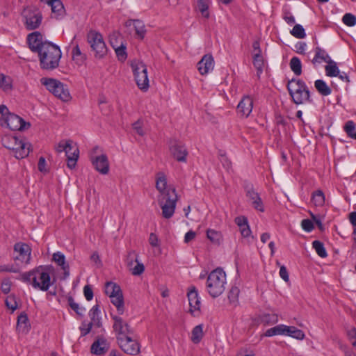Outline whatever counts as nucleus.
I'll use <instances>...</instances> for the list:
<instances>
[{"mask_svg": "<svg viewBox=\"0 0 356 356\" xmlns=\"http://www.w3.org/2000/svg\"><path fill=\"white\" fill-rule=\"evenodd\" d=\"M54 271L51 265L39 266L31 270L20 274L19 280L31 284L34 289L48 291L53 284L51 274Z\"/></svg>", "mask_w": 356, "mask_h": 356, "instance_id": "nucleus-1", "label": "nucleus"}, {"mask_svg": "<svg viewBox=\"0 0 356 356\" xmlns=\"http://www.w3.org/2000/svg\"><path fill=\"white\" fill-rule=\"evenodd\" d=\"M38 54L40 67L47 70L57 68L62 56L59 47L50 42H46Z\"/></svg>", "mask_w": 356, "mask_h": 356, "instance_id": "nucleus-2", "label": "nucleus"}, {"mask_svg": "<svg viewBox=\"0 0 356 356\" xmlns=\"http://www.w3.org/2000/svg\"><path fill=\"white\" fill-rule=\"evenodd\" d=\"M292 101L296 104L312 103L310 91L305 82L299 79H292L286 85Z\"/></svg>", "mask_w": 356, "mask_h": 356, "instance_id": "nucleus-3", "label": "nucleus"}, {"mask_svg": "<svg viewBox=\"0 0 356 356\" xmlns=\"http://www.w3.org/2000/svg\"><path fill=\"white\" fill-rule=\"evenodd\" d=\"M2 145L11 150L17 159H22L29 156L31 151V144L24 138H19L13 135H5L1 138Z\"/></svg>", "mask_w": 356, "mask_h": 356, "instance_id": "nucleus-4", "label": "nucleus"}, {"mask_svg": "<svg viewBox=\"0 0 356 356\" xmlns=\"http://www.w3.org/2000/svg\"><path fill=\"white\" fill-rule=\"evenodd\" d=\"M226 274L222 268H217L212 270L207 280V289L213 298L220 296L225 289Z\"/></svg>", "mask_w": 356, "mask_h": 356, "instance_id": "nucleus-5", "label": "nucleus"}, {"mask_svg": "<svg viewBox=\"0 0 356 356\" xmlns=\"http://www.w3.org/2000/svg\"><path fill=\"white\" fill-rule=\"evenodd\" d=\"M40 82L50 92L63 102L71 99L68 87L60 81L51 78H42Z\"/></svg>", "mask_w": 356, "mask_h": 356, "instance_id": "nucleus-6", "label": "nucleus"}, {"mask_svg": "<svg viewBox=\"0 0 356 356\" xmlns=\"http://www.w3.org/2000/svg\"><path fill=\"white\" fill-rule=\"evenodd\" d=\"M87 42L94 52V56L96 59H103L106 56L108 48L100 33L90 31L87 34Z\"/></svg>", "mask_w": 356, "mask_h": 356, "instance_id": "nucleus-7", "label": "nucleus"}, {"mask_svg": "<svg viewBox=\"0 0 356 356\" xmlns=\"http://www.w3.org/2000/svg\"><path fill=\"white\" fill-rule=\"evenodd\" d=\"M130 65L137 86L143 91L147 90L149 85L147 65L137 60L131 61Z\"/></svg>", "mask_w": 356, "mask_h": 356, "instance_id": "nucleus-8", "label": "nucleus"}, {"mask_svg": "<svg viewBox=\"0 0 356 356\" xmlns=\"http://www.w3.org/2000/svg\"><path fill=\"white\" fill-rule=\"evenodd\" d=\"M178 197L176 190L173 189L165 193L159 199V204L162 210V216L164 218L169 219L175 213L176 204Z\"/></svg>", "mask_w": 356, "mask_h": 356, "instance_id": "nucleus-9", "label": "nucleus"}, {"mask_svg": "<svg viewBox=\"0 0 356 356\" xmlns=\"http://www.w3.org/2000/svg\"><path fill=\"white\" fill-rule=\"evenodd\" d=\"M22 15L24 19V24L28 30L36 29L41 24L42 15L41 12L36 8H25Z\"/></svg>", "mask_w": 356, "mask_h": 356, "instance_id": "nucleus-10", "label": "nucleus"}, {"mask_svg": "<svg viewBox=\"0 0 356 356\" xmlns=\"http://www.w3.org/2000/svg\"><path fill=\"white\" fill-rule=\"evenodd\" d=\"M0 124L13 131H24L31 127L29 122H25L23 118L14 113H9L6 118L0 119Z\"/></svg>", "mask_w": 356, "mask_h": 356, "instance_id": "nucleus-11", "label": "nucleus"}, {"mask_svg": "<svg viewBox=\"0 0 356 356\" xmlns=\"http://www.w3.org/2000/svg\"><path fill=\"white\" fill-rule=\"evenodd\" d=\"M117 341L120 348L124 353L137 355L140 353V346L136 334L123 337Z\"/></svg>", "mask_w": 356, "mask_h": 356, "instance_id": "nucleus-12", "label": "nucleus"}, {"mask_svg": "<svg viewBox=\"0 0 356 356\" xmlns=\"http://www.w3.org/2000/svg\"><path fill=\"white\" fill-rule=\"evenodd\" d=\"M114 321L113 330L116 334L117 340L121 338L135 335L136 333L130 325L120 316H113Z\"/></svg>", "mask_w": 356, "mask_h": 356, "instance_id": "nucleus-13", "label": "nucleus"}, {"mask_svg": "<svg viewBox=\"0 0 356 356\" xmlns=\"http://www.w3.org/2000/svg\"><path fill=\"white\" fill-rule=\"evenodd\" d=\"M27 43L31 51L38 54L44 46L46 42L42 41V35L38 31L29 33L27 36Z\"/></svg>", "mask_w": 356, "mask_h": 356, "instance_id": "nucleus-14", "label": "nucleus"}, {"mask_svg": "<svg viewBox=\"0 0 356 356\" xmlns=\"http://www.w3.org/2000/svg\"><path fill=\"white\" fill-rule=\"evenodd\" d=\"M14 250L17 252L19 255L15 257V260H20L22 263L26 264H29L31 259V248L26 243H17L14 245Z\"/></svg>", "mask_w": 356, "mask_h": 356, "instance_id": "nucleus-15", "label": "nucleus"}, {"mask_svg": "<svg viewBox=\"0 0 356 356\" xmlns=\"http://www.w3.org/2000/svg\"><path fill=\"white\" fill-rule=\"evenodd\" d=\"M246 196L252 201V207L261 212L264 211L263 202L257 192H256L252 184H248L245 188Z\"/></svg>", "mask_w": 356, "mask_h": 356, "instance_id": "nucleus-16", "label": "nucleus"}, {"mask_svg": "<svg viewBox=\"0 0 356 356\" xmlns=\"http://www.w3.org/2000/svg\"><path fill=\"white\" fill-rule=\"evenodd\" d=\"M90 161L95 170L102 175L108 174L109 171V163L106 154L97 156H90Z\"/></svg>", "mask_w": 356, "mask_h": 356, "instance_id": "nucleus-17", "label": "nucleus"}, {"mask_svg": "<svg viewBox=\"0 0 356 356\" xmlns=\"http://www.w3.org/2000/svg\"><path fill=\"white\" fill-rule=\"evenodd\" d=\"M65 156L67 157V165L69 168L73 169L75 168L76 161L79 159V149L76 144L72 141L69 145V147L66 148Z\"/></svg>", "mask_w": 356, "mask_h": 356, "instance_id": "nucleus-18", "label": "nucleus"}, {"mask_svg": "<svg viewBox=\"0 0 356 356\" xmlns=\"http://www.w3.org/2000/svg\"><path fill=\"white\" fill-rule=\"evenodd\" d=\"M253 100L247 95L244 96L237 106V112L241 116L248 118L252 111Z\"/></svg>", "mask_w": 356, "mask_h": 356, "instance_id": "nucleus-19", "label": "nucleus"}, {"mask_svg": "<svg viewBox=\"0 0 356 356\" xmlns=\"http://www.w3.org/2000/svg\"><path fill=\"white\" fill-rule=\"evenodd\" d=\"M173 157L179 162H186L188 151L186 147L179 142H175L170 147Z\"/></svg>", "mask_w": 356, "mask_h": 356, "instance_id": "nucleus-20", "label": "nucleus"}, {"mask_svg": "<svg viewBox=\"0 0 356 356\" xmlns=\"http://www.w3.org/2000/svg\"><path fill=\"white\" fill-rule=\"evenodd\" d=\"M197 67L202 75L207 74L214 67V60L211 54H205L197 63Z\"/></svg>", "mask_w": 356, "mask_h": 356, "instance_id": "nucleus-21", "label": "nucleus"}, {"mask_svg": "<svg viewBox=\"0 0 356 356\" xmlns=\"http://www.w3.org/2000/svg\"><path fill=\"white\" fill-rule=\"evenodd\" d=\"M47 3L51 6L52 18L60 19L65 16V10L60 0H49Z\"/></svg>", "mask_w": 356, "mask_h": 356, "instance_id": "nucleus-22", "label": "nucleus"}, {"mask_svg": "<svg viewBox=\"0 0 356 356\" xmlns=\"http://www.w3.org/2000/svg\"><path fill=\"white\" fill-rule=\"evenodd\" d=\"M187 296L189 302L191 313L193 314L195 311H200L201 302L197 291L195 286H193L188 291Z\"/></svg>", "mask_w": 356, "mask_h": 356, "instance_id": "nucleus-23", "label": "nucleus"}, {"mask_svg": "<svg viewBox=\"0 0 356 356\" xmlns=\"http://www.w3.org/2000/svg\"><path fill=\"white\" fill-rule=\"evenodd\" d=\"M108 349V346L107 341L103 337L98 338L95 340L90 348L91 353L97 355H104L107 352Z\"/></svg>", "mask_w": 356, "mask_h": 356, "instance_id": "nucleus-24", "label": "nucleus"}, {"mask_svg": "<svg viewBox=\"0 0 356 356\" xmlns=\"http://www.w3.org/2000/svg\"><path fill=\"white\" fill-rule=\"evenodd\" d=\"M52 260L63 270L65 277L70 275V266L66 262L65 256L62 252H54L52 255Z\"/></svg>", "mask_w": 356, "mask_h": 356, "instance_id": "nucleus-25", "label": "nucleus"}, {"mask_svg": "<svg viewBox=\"0 0 356 356\" xmlns=\"http://www.w3.org/2000/svg\"><path fill=\"white\" fill-rule=\"evenodd\" d=\"M88 316L90 318V323L95 327L99 328L102 326L101 311L99 305L96 304L94 305L88 312Z\"/></svg>", "mask_w": 356, "mask_h": 356, "instance_id": "nucleus-26", "label": "nucleus"}, {"mask_svg": "<svg viewBox=\"0 0 356 356\" xmlns=\"http://www.w3.org/2000/svg\"><path fill=\"white\" fill-rule=\"evenodd\" d=\"M314 52V57L312 60V63L314 66L317 64L321 63L322 62L328 63L332 60L327 51L318 46L315 47Z\"/></svg>", "mask_w": 356, "mask_h": 356, "instance_id": "nucleus-27", "label": "nucleus"}, {"mask_svg": "<svg viewBox=\"0 0 356 356\" xmlns=\"http://www.w3.org/2000/svg\"><path fill=\"white\" fill-rule=\"evenodd\" d=\"M31 328L28 316L25 312L21 313L17 317V330L19 332L26 334Z\"/></svg>", "mask_w": 356, "mask_h": 356, "instance_id": "nucleus-28", "label": "nucleus"}, {"mask_svg": "<svg viewBox=\"0 0 356 356\" xmlns=\"http://www.w3.org/2000/svg\"><path fill=\"white\" fill-rule=\"evenodd\" d=\"M156 188L160 192L161 196H163L165 193L169 192L170 191H172L175 189L174 188H167V179L165 175L162 172L158 174V177L156 181Z\"/></svg>", "mask_w": 356, "mask_h": 356, "instance_id": "nucleus-29", "label": "nucleus"}, {"mask_svg": "<svg viewBox=\"0 0 356 356\" xmlns=\"http://www.w3.org/2000/svg\"><path fill=\"white\" fill-rule=\"evenodd\" d=\"M133 25L134 26L136 34L140 39H143L146 33L144 23L139 19H131L127 22V26Z\"/></svg>", "mask_w": 356, "mask_h": 356, "instance_id": "nucleus-30", "label": "nucleus"}, {"mask_svg": "<svg viewBox=\"0 0 356 356\" xmlns=\"http://www.w3.org/2000/svg\"><path fill=\"white\" fill-rule=\"evenodd\" d=\"M109 297L111 302L116 307L118 313L122 314L124 312V298L122 290Z\"/></svg>", "mask_w": 356, "mask_h": 356, "instance_id": "nucleus-31", "label": "nucleus"}, {"mask_svg": "<svg viewBox=\"0 0 356 356\" xmlns=\"http://www.w3.org/2000/svg\"><path fill=\"white\" fill-rule=\"evenodd\" d=\"M285 335L298 340H302L305 337L304 332L295 326L286 325Z\"/></svg>", "mask_w": 356, "mask_h": 356, "instance_id": "nucleus-32", "label": "nucleus"}, {"mask_svg": "<svg viewBox=\"0 0 356 356\" xmlns=\"http://www.w3.org/2000/svg\"><path fill=\"white\" fill-rule=\"evenodd\" d=\"M314 86L318 92L323 96H328L332 93V89L322 79L316 80Z\"/></svg>", "mask_w": 356, "mask_h": 356, "instance_id": "nucleus-33", "label": "nucleus"}, {"mask_svg": "<svg viewBox=\"0 0 356 356\" xmlns=\"http://www.w3.org/2000/svg\"><path fill=\"white\" fill-rule=\"evenodd\" d=\"M0 88L5 92H9L13 89V79L10 76H6L3 73L0 74Z\"/></svg>", "mask_w": 356, "mask_h": 356, "instance_id": "nucleus-34", "label": "nucleus"}, {"mask_svg": "<svg viewBox=\"0 0 356 356\" xmlns=\"http://www.w3.org/2000/svg\"><path fill=\"white\" fill-rule=\"evenodd\" d=\"M207 238L213 243L220 245L222 241V235L220 232L209 229L207 231Z\"/></svg>", "mask_w": 356, "mask_h": 356, "instance_id": "nucleus-35", "label": "nucleus"}, {"mask_svg": "<svg viewBox=\"0 0 356 356\" xmlns=\"http://www.w3.org/2000/svg\"><path fill=\"white\" fill-rule=\"evenodd\" d=\"M286 325L280 324L273 327L268 329L264 334V337H270L275 335H285Z\"/></svg>", "mask_w": 356, "mask_h": 356, "instance_id": "nucleus-36", "label": "nucleus"}, {"mask_svg": "<svg viewBox=\"0 0 356 356\" xmlns=\"http://www.w3.org/2000/svg\"><path fill=\"white\" fill-rule=\"evenodd\" d=\"M253 65L257 70V76L259 77L261 74L263 72V68L264 66V60L261 54H254Z\"/></svg>", "mask_w": 356, "mask_h": 356, "instance_id": "nucleus-37", "label": "nucleus"}, {"mask_svg": "<svg viewBox=\"0 0 356 356\" xmlns=\"http://www.w3.org/2000/svg\"><path fill=\"white\" fill-rule=\"evenodd\" d=\"M327 63V65L325 67L326 75L330 77L337 76L340 71L337 65V63L332 60H330Z\"/></svg>", "mask_w": 356, "mask_h": 356, "instance_id": "nucleus-38", "label": "nucleus"}, {"mask_svg": "<svg viewBox=\"0 0 356 356\" xmlns=\"http://www.w3.org/2000/svg\"><path fill=\"white\" fill-rule=\"evenodd\" d=\"M203 337V325H196L192 330L191 341L197 344L200 342Z\"/></svg>", "mask_w": 356, "mask_h": 356, "instance_id": "nucleus-39", "label": "nucleus"}, {"mask_svg": "<svg viewBox=\"0 0 356 356\" xmlns=\"http://www.w3.org/2000/svg\"><path fill=\"white\" fill-rule=\"evenodd\" d=\"M312 202L316 207H321L325 203V195L321 190L314 191L312 195Z\"/></svg>", "mask_w": 356, "mask_h": 356, "instance_id": "nucleus-40", "label": "nucleus"}, {"mask_svg": "<svg viewBox=\"0 0 356 356\" xmlns=\"http://www.w3.org/2000/svg\"><path fill=\"white\" fill-rule=\"evenodd\" d=\"M290 68L293 71V72L297 75L300 76L302 74V64L299 58L294 56L290 60Z\"/></svg>", "mask_w": 356, "mask_h": 356, "instance_id": "nucleus-41", "label": "nucleus"}, {"mask_svg": "<svg viewBox=\"0 0 356 356\" xmlns=\"http://www.w3.org/2000/svg\"><path fill=\"white\" fill-rule=\"evenodd\" d=\"M260 321L265 325H273L278 322V316L275 314H264L260 316Z\"/></svg>", "mask_w": 356, "mask_h": 356, "instance_id": "nucleus-42", "label": "nucleus"}, {"mask_svg": "<svg viewBox=\"0 0 356 356\" xmlns=\"http://www.w3.org/2000/svg\"><path fill=\"white\" fill-rule=\"evenodd\" d=\"M240 290L237 286H232L228 293L229 303L236 307L238 303Z\"/></svg>", "mask_w": 356, "mask_h": 356, "instance_id": "nucleus-43", "label": "nucleus"}, {"mask_svg": "<svg viewBox=\"0 0 356 356\" xmlns=\"http://www.w3.org/2000/svg\"><path fill=\"white\" fill-rule=\"evenodd\" d=\"M209 4L210 0H197V2L198 10L205 18L209 17V13L208 10Z\"/></svg>", "mask_w": 356, "mask_h": 356, "instance_id": "nucleus-44", "label": "nucleus"}, {"mask_svg": "<svg viewBox=\"0 0 356 356\" xmlns=\"http://www.w3.org/2000/svg\"><path fill=\"white\" fill-rule=\"evenodd\" d=\"M111 44L115 49L118 59L121 62L124 61L127 58L126 45L122 43L119 47H115L112 42Z\"/></svg>", "mask_w": 356, "mask_h": 356, "instance_id": "nucleus-45", "label": "nucleus"}, {"mask_svg": "<svg viewBox=\"0 0 356 356\" xmlns=\"http://www.w3.org/2000/svg\"><path fill=\"white\" fill-rule=\"evenodd\" d=\"M312 247L317 254L321 258H325L327 256L324 244L320 241L316 240L312 242Z\"/></svg>", "mask_w": 356, "mask_h": 356, "instance_id": "nucleus-46", "label": "nucleus"}, {"mask_svg": "<svg viewBox=\"0 0 356 356\" xmlns=\"http://www.w3.org/2000/svg\"><path fill=\"white\" fill-rule=\"evenodd\" d=\"M121 291L120 286L115 282H107L105 284V293L108 296L116 294Z\"/></svg>", "mask_w": 356, "mask_h": 356, "instance_id": "nucleus-47", "label": "nucleus"}, {"mask_svg": "<svg viewBox=\"0 0 356 356\" xmlns=\"http://www.w3.org/2000/svg\"><path fill=\"white\" fill-rule=\"evenodd\" d=\"M67 302L70 308L74 310L77 315L81 316H83L86 309L83 307H80L78 303L75 302L72 296L67 298Z\"/></svg>", "mask_w": 356, "mask_h": 356, "instance_id": "nucleus-48", "label": "nucleus"}, {"mask_svg": "<svg viewBox=\"0 0 356 356\" xmlns=\"http://www.w3.org/2000/svg\"><path fill=\"white\" fill-rule=\"evenodd\" d=\"M290 33L293 36L298 39H302L306 37L305 29L300 24H296Z\"/></svg>", "mask_w": 356, "mask_h": 356, "instance_id": "nucleus-49", "label": "nucleus"}, {"mask_svg": "<svg viewBox=\"0 0 356 356\" xmlns=\"http://www.w3.org/2000/svg\"><path fill=\"white\" fill-rule=\"evenodd\" d=\"M343 130L346 133L347 136L352 138L355 134V124L353 121L348 120L346 122Z\"/></svg>", "mask_w": 356, "mask_h": 356, "instance_id": "nucleus-50", "label": "nucleus"}, {"mask_svg": "<svg viewBox=\"0 0 356 356\" xmlns=\"http://www.w3.org/2000/svg\"><path fill=\"white\" fill-rule=\"evenodd\" d=\"M73 60L83 62L86 59V56L83 54L78 44H76L72 51Z\"/></svg>", "mask_w": 356, "mask_h": 356, "instance_id": "nucleus-51", "label": "nucleus"}, {"mask_svg": "<svg viewBox=\"0 0 356 356\" xmlns=\"http://www.w3.org/2000/svg\"><path fill=\"white\" fill-rule=\"evenodd\" d=\"M344 24L348 26H353L356 24V17L351 13H346L342 18Z\"/></svg>", "mask_w": 356, "mask_h": 356, "instance_id": "nucleus-52", "label": "nucleus"}, {"mask_svg": "<svg viewBox=\"0 0 356 356\" xmlns=\"http://www.w3.org/2000/svg\"><path fill=\"white\" fill-rule=\"evenodd\" d=\"M92 327H94L90 322L86 321H83L81 323V325L79 327L81 335L82 337L86 336L92 330Z\"/></svg>", "mask_w": 356, "mask_h": 356, "instance_id": "nucleus-53", "label": "nucleus"}, {"mask_svg": "<svg viewBox=\"0 0 356 356\" xmlns=\"http://www.w3.org/2000/svg\"><path fill=\"white\" fill-rule=\"evenodd\" d=\"M138 261V255L135 251L131 250L128 252L126 259V263L128 267L131 268L134 262Z\"/></svg>", "mask_w": 356, "mask_h": 356, "instance_id": "nucleus-54", "label": "nucleus"}, {"mask_svg": "<svg viewBox=\"0 0 356 356\" xmlns=\"http://www.w3.org/2000/svg\"><path fill=\"white\" fill-rule=\"evenodd\" d=\"M136 263V265L134 268H130V270L134 275H140L144 272L145 266L138 260Z\"/></svg>", "mask_w": 356, "mask_h": 356, "instance_id": "nucleus-55", "label": "nucleus"}, {"mask_svg": "<svg viewBox=\"0 0 356 356\" xmlns=\"http://www.w3.org/2000/svg\"><path fill=\"white\" fill-rule=\"evenodd\" d=\"M6 305L8 309H10L12 312H14L17 308V302L15 296H8L6 300Z\"/></svg>", "mask_w": 356, "mask_h": 356, "instance_id": "nucleus-56", "label": "nucleus"}, {"mask_svg": "<svg viewBox=\"0 0 356 356\" xmlns=\"http://www.w3.org/2000/svg\"><path fill=\"white\" fill-rule=\"evenodd\" d=\"M18 273L19 268L15 267L13 264L0 265V273Z\"/></svg>", "mask_w": 356, "mask_h": 356, "instance_id": "nucleus-57", "label": "nucleus"}, {"mask_svg": "<svg viewBox=\"0 0 356 356\" xmlns=\"http://www.w3.org/2000/svg\"><path fill=\"white\" fill-rule=\"evenodd\" d=\"M301 226L302 229L307 232H309L314 229L313 222L309 219L302 220L301 222Z\"/></svg>", "mask_w": 356, "mask_h": 356, "instance_id": "nucleus-58", "label": "nucleus"}, {"mask_svg": "<svg viewBox=\"0 0 356 356\" xmlns=\"http://www.w3.org/2000/svg\"><path fill=\"white\" fill-rule=\"evenodd\" d=\"M71 142H72L71 140L60 141L59 143L56 147V150L59 153L65 152L66 148H67V147H69V145L70 144Z\"/></svg>", "mask_w": 356, "mask_h": 356, "instance_id": "nucleus-59", "label": "nucleus"}, {"mask_svg": "<svg viewBox=\"0 0 356 356\" xmlns=\"http://www.w3.org/2000/svg\"><path fill=\"white\" fill-rule=\"evenodd\" d=\"M10 288L11 282L8 279L3 280L1 285V289L2 292L5 294H7L10 291Z\"/></svg>", "mask_w": 356, "mask_h": 356, "instance_id": "nucleus-60", "label": "nucleus"}, {"mask_svg": "<svg viewBox=\"0 0 356 356\" xmlns=\"http://www.w3.org/2000/svg\"><path fill=\"white\" fill-rule=\"evenodd\" d=\"M83 293H84V296H85L86 299L88 301H90L93 298V296H94L93 291L90 285H86L83 287Z\"/></svg>", "mask_w": 356, "mask_h": 356, "instance_id": "nucleus-61", "label": "nucleus"}, {"mask_svg": "<svg viewBox=\"0 0 356 356\" xmlns=\"http://www.w3.org/2000/svg\"><path fill=\"white\" fill-rule=\"evenodd\" d=\"M133 129L138 135L141 136H143L145 134V132L143 129V123L140 120H138L133 124Z\"/></svg>", "mask_w": 356, "mask_h": 356, "instance_id": "nucleus-62", "label": "nucleus"}, {"mask_svg": "<svg viewBox=\"0 0 356 356\" xmlns=\"http://www.w3.org/2000/svg\"><path fill=\"white\" fill-rule=\"evenodd\" d=\"M220 162L222 163L223 167L226 169V170H229L232 167V163L231 161L228 159V158L226 156L225 154H220Z\"/></svg>", "mask_w": 356, "mask_h": 356, "instance_id": "nucleus-63", "label": "nucleus"}, {"mask_svg": "<svg viewBox=\"0 0 356 356\" xmlns=\"http://www.w3.org/2000/svg\"><path fill=\"white\" fill-rule=\"evenodd\" d=\"M283 19L285 20V22L289 24V25H292L295 23V18L292 15V14L288 11V10H286L284 11V16H283Z\"/></svg>", "mask_w": 356, "mask_h": 356, "instance_id": "nucleus-64", "label": "nucleus"}]
</instances>
